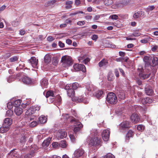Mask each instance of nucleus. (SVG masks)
Masks as SVG:
<instances>
[{"label": "nucleus", "mask_w": 158, "mask_h": 158, "mask_svg": "<svg viewBox=\"0 0 158 158\" xmlns=\"http://www.w3.org/2000/svg\"><path fill=\"white\" fill-rule=\"evenodd\" d=\"M98 134V131L96 129H92L90 131V135L88 138V142L90 147L100 148L102 145V141L96 136Z\"/></svg>", "instance_id": "nucleus-1"}, {"label": "nucleus", "mask_w": 158, "mask_h": 158, "mask_svg": "<svg viewBox=\"0 0 158 158\" xmlns=\"http://www.w3.org/2000/svg\"><path fill=\"white\" fill-rule=\"evenodd\" d=\"M61 61L62 63L63 66L65 67L70 66L73 63L71 57L66 56H65L62 57Z\"/></svg>", "instance_id": "nucleus-2"}, {"label": "nucleus", "mask_w": 158, "mask_h": 158, "mask_svg": "<svg viewBox=\"0 0 158 158\" xmlns=\"http://www.w3.org/2000/svg\"><path fill=\"white\" fill-rule=\"evenodd\" d=\"M106 100L108 103L114 104H116L118 101L116 96L112 92H110L107 94Z\"/></svg>", "instance_id": "nucleus-3"}, {"label": "nucleus", "mask_w": 158, "mask_h": 158, "mask_svg": "<svg viewBox=\"0 0 158 158\" xmlns=\"http://www.w3.org/2000/svg\"><path fill=\"white\" fill-rule=\"evenodd\" d=\"M40 106H34L30 107L26 112V115H30L34 114L36 111H38L40 109Z\"/></svg>", "instance_id": "nucleus-4"}, {"label": "nucleus", "mask_w": 158, "mask_h": 158, "mask_svg": "<svg viewBox=\"0 0 158 158\" xmlns=\"http://www.w3.org/2000/svg\"><path fill=\"white\" fill-rule=\"evenodd\" d=\"M110 134V131L109 129H105L103 131L102 133V135L104 141H106L109 140Z\"/></svg>", "instance_id": "nucleus-5"}, {"label": "nucleus", "mask_w": 158, "mask_h": 158, "mask_svg": "<svg viewBox=\"0 0 158 158\" xmlns=\"http://www.w3.org/2000/svg\"><path fill=\"white\" fill-rule=\"evenodd\" d=\"M74 69L76 71H81L83 72H85L86 71V68L85 66L81 64H75L73 65Z\"/></svg>", "instance_id": "nucleus-6"}, {"label": "nucleus", "mask_w": 158, "mask_h": 158, "mask_svg": "<svg viewBox=\"0 0 158 158\" xmlns=\"http://www.w3.org/2000/svg\"><path fill=\"white\" fill-rule=\"evenodd\" d=\"M38 59H37L35 57H31L30 60H28V62L33 67L37 68L38 67Z\"/></svg>", "instance_id": "nucleus-7"}, {"label": "nucleus", "mask_w": 158, "mask_h": 158, "mask_svg": "<svg viewBox=\"0 0 158 158\" xmlns=\"http://www.w3.org/2000/svg\"><path fill=\"white\" fill-rule=\"evenodd\" d=\"M70 84H67L65 87V89L67 90L68 95L69 97H72L75 94V92L72 88L70 87Z\"/></svg>", "instance_id": "nucleus-8"}, {"label": "nucleus", "mask_w": 158, "mask_h": 158, "mask_svg": "<svg viewBox=\"0 0 158 158\" xmlns=\"http://www.w3.org/2000/svg\"><path fill=\"white\" fill-rule=\"evenodd\" d=\"M74 121L76 122V127L74 128L73 131L74 132L76 133L79 131L81 128L83 127V125L81 122L77 121L76 119H75Z\"/></svg>", "instance_id": "nucleus-9"}, {"label": "nucleus", "mask_w": 158, "mask_h": 158, "mask_svg": "<svg viewBox=\"0 0 158 158\" xmlns=\"http://www.w3.org/2000/svg\"><path fill=\"white\" fill-rule=\"evenodd\" d=\"M131 119L132 122L135 124L139 121L140 118L137 114L136 113H134L131 116Z\"/></svg>", "instance_id": "nucleus-10"}, {"label": "nucleus", "mask_w": 158, "mask_h": 158, "mask_svg": "<svg viewBox=\"0 0 158 158\" xmlns=\"http://www.w3.org/2000/svg\"><path fill=\"white\" fill-rule=\"evenodd\" d=\"M129 122L128 121L124 122L122 123L120 125V128L122 130L128 129L130 127Z\"/></svg>", "instance_id": "nucleus-11"}, {"label": "nucleus", "mask_w": 158, "mask_h": 158, "mask_svg": "<svg viewBox=\"0 0 158 158\" xmlns=\"http://www.w3.org/2000/svg\"><path fill=\"white\" fill-rule=\"evenodd\" d=\"M84 153V151L82 149H78L75 151L74 156L77 157H79L82 156Z\"/></svg>", "instance_id": "nucleus-12"}, {"label": "nucleus", "mask_w": 158, "mask_h": 158, "mask_svg": "<svg viewBox=\"0 0 158 158\" xmlns=\"http://www.w3.org/2000/svg\"><path fill=\"white\" fill-rule=\"evenodd\" d=\"M12 123V120L9 118H6L4 120L3 125L10 128V126Z\"/></svg>", "instance_id": "nucleus-13"}, {"label": "nucleus", "mask_w": 158, "mask_h": 158, "mask_svg": "<svg viewBox=\"0 0 158 158\" xmlns=\"http://www.w3.org/2000/svg\"><path fill=\"white\" fill-rule=\"evenodd\" d=\"M145 89V93L147 95L149 96L152 95L153 91L150 86H149L148 85H147Z\"/></svg>", "instance_id": "nucleus-14"}, {"label": "nucleus", "mask_w": 158, "mask_h": 158, "mask_svg": "<svg viewBox=\"0 0 158 158\" xmlns=\"http://www.w3.org/2000/svg\"><path fill=\"white\" fill-rule=\"evenodd\" d=\"M58 138L60 139H63L65 138L67 136V132L63 130H59L58 133Z\"/></svg>", "instance_id": "nucleus-15"}, {"label": "nucleus", "mask_w": 158, "mask_h": 158, "mask_svg": "<svg viewBox=\"0 0 158 158\" xmlns=\"http://www.w3.org/2000/svg\"><path fill=\"white\" fill-rule=\"evenodd\" d=\"M14 112L17 115L19 116L23 112V109L19 107H15L14 109Z\"/></svg>", "instance_id": "nucleus-16"}, {"label": "nucleus", "mask_w": 158, "mask_h": 158, "mask_svg": "<svg viewBox=\"0 0 158 158\" xmlns=\"http://www.w3.org/2000/svg\"><path fill=\"white\" fill-rule=\"evenodd\" d=\"M141 102L142 104L144 105L147 103H151L153 101L152 99L148 97L142 99Z\"/></svg>", "instance_id": "nucleus-17"}, {"label": "nucleus", "mask_w": 158, "mask_h": 158, "mask_svg": "<svg viewBox=\"0 0 158 158\" xmlns=\"http://www.w3.org/2000/svg\"><path fill=\"white\" fill-rule=\"evenodd\" d=\"M134 135V132L131 130H129L126 134V140L128 141L130 138H132Z\"/></svg>", "instance_id": "nucleus-18"}, {"label": "nucleus", "mask_w": 158, "mask_h": 158, "mask_svg": "<svg viewBox=\"0 0 158 158\" xmlns=\"http://www.w3.org/2000/svg\"><path fill=\"white\" fill-rule=\"evenodd\" d=\"M144 15V12L141 11H139L135 12L134 15L133 17L135 19H137L140 17H142Z\"/></svg>", "instance_id": "nucleus-19"}, {"label": "nucleus", "mask_w": 158, "mask_h": 158, "mask_svg": "<svg viewBox=\"0 0 158 158\" xmlns=\"http://www.w3.org/2000/svg\"><path fill=\"white\" fill-rule=\"evenodd\" d=\"M40 84L43 88H47L48 85V80L45 78L42 79L40 81Z\"/></svg>", "instance_id": "nucleus-20"}, {"label": "nucleus", "mask_w": 158, "mask_h": 158, "mask_svg": "<svg viewBox=\"0 0 158 158\" xmlns=\"http://www.w3.org/2000/svg\"><path fill=\"white\" fill-rule=\"evenodd\" d=\"M51 138H49L44 140L42 143L43 147L47 148L49 145L50 141L51 140Z\"/></svg>", "instance_id": "nucleus-21"}, {"label": "nucleus", "mask_w": 158, "mask_h": 158, "mask_svg": "<svg viewBox=\"0 0 158 158\" xmlns=\"http://www.w3.org/2000/svg\"><path fill=\"white\" fill-rule=\"evenodd\" d=\"M158 64V59L157 58L155 57L152 60V62H151L149 64V65L151 66H155Z\"/></svg>", "instance_id": "nucleus-22"}, {"label": "nucleus", "mask_w": 158, "mask_h": 158, "mask_svg": "<svg viewBox=\"0 0 158 158\" xmlns=\"http://www.w3.org/2000/svg\"><path fill=\"white\" fill-rule=\"evenodd\" d=\"M47 118L44 115H42L39 118V122L41 123H44L47 121Z\"/></svg>", "instance_id": "nucleus-23"}, {"label": "nucleus", "mask_w": 158, "mask_h": 158, "mask_svg": "<svg viewBox=\"0 0 158 158\" xmlns=\"http://www.w3.org/2000/svg\"><path fill=\"white\" fill-rule=\"evenodd\" d=\"M22 81L24 83L27 84H29L31 82V79L26 76L24 77L23 78Z\"/></svg>", "instance_id": "nucleus-24"}, {"label": "nucleus", "mask_w": 158, "mask_h": 158, "mask_svg": "<svg viewBox=\"0 0 158 158\" xmlns=\"http://www.w3.org/2000/svg\"><path fill=\"white\" fill-rule=\"evenodd\" d=\"M108 64L107 60L103 59L100 62L98 63V65L100 67H102L103 66L107 65Z\"/></svg>", "instance_id": "nucleus-25"}, {"label": "nucleus", "mask_w": 158, "mask_h": 158, "mask_svg": "<svg viewBox=\"0 0 158 158\" xmlns=\"http://www.w3.org/2000/svg\"><path fill=\"white\" fill-rule=\"evenodd\" d=\"M150 75V73L148 74H145L142 73L141 72L139 73V75L140 77L142 78L143 79L148 78L149 77Z\"/></svg>", "instance_id": "nucleus-26"}, {"label": "nucleus", "mask_w": 158, "mask_h": 158, "mask_svg": "<svg viewBox=\"0 0 158 158\" xmlns=\"http://www.w3.org/2000/svg\"><path fill=\"white\" fill-rule=\"evenodd\" d=\"M10 128L6 126H3L0 128V132L1 133H4L8 131L9 129Z\"/></svg>", "instance_id": "nucleus-27"}, {"label": "nucleus", "mask_w": 158, "mask_h": 158, "mask_svg": "<svg viewBox=\"0 0 158 158\" xmlns=\"http://www.w3.org/2000/svg\"><path fill=\"white\" fill-rule=\"evenodd\" d=\"M143 60L144 62L146 63V66L147 65L149 66V64L150 62V57L148 56H145L143 58Z\"/></svg>", "instance_id": "nucleus-28"}, {"label": "nucleus", "mask_w": 158, "mask_h": 158, "mask_svg": "<svg viewBox=\"0 0 158 158\" xmlns=\"http://www.w3.org/2000/svg\"><path fill=\"white\" fill-rule=\"evenodd\" d=\"M21 102V100L20 99H17L15 100L13 103V105L15 107H19Z\"/></svg>", "instance_id": "nucleus-29"}, {"label": "nucleus", "mask_w": 158, "mask_h": 158, "mask_svg": "<svg viewBox=\"0 0 158 158\" xmlns=\"http://www.w3.org/2000/svg\"><path fill=\"white\" fill-rule=\"evenodd\" d=\"M44 60L45 62L47 63L51 62V57L48 54L46 55L44 57Z\"/></svg>", "instance_id": "nucleus-30"}, {"label": "nucleus", "mask_w": 158, "mask_h": 158, "mask_svg": "<svg viewBox=\"0 0 158 158\" xmlns=\"http://www.w3.org/2000/svg\"><path fill=\"white\" fill-rule=\"evenodd\" d=\"M67 144L66 141L62 140L59 143V147L62 148H65L67 147Z\"/></svg>", "instance_id": "nucleus-31"}, {"label": "nucleus", "mask_w": 158, "mask_h": 158, "mask_svg": "<svg viewBox=\"0 0 158 158\" xmlns=\"http://www.w3.org/2000/svg\"><path fill=\"white\" fill-rule=\"evenodd\" d=\"M103 92L102 91L99 90L97 91L96 94V96L98 98H100L103 97Z\"/></svg>", "instance_id": "nucleus-32"}, {"label": "nucleus", "mask_w": 158, "mask_h": 158, "mask_svg": "<svg viewBox=\"0 0 158 158\" xmlns=\"http://www.w3.org/2000/svg\"><path fill=\"white\" fill-rule=\"evenodd\" d=\"M35 152L34 151H31V153L27 154L24 156V158H31L34 156Z\"/></svg>", "instance_id": "nucleus-33"}, {"label": "nucleus", "mask_w": 158, "mask_h": 158, "mask_svg": "<svg viewBox=\"0 0 158 158\" xmlns=\"http://www.w3.org/2000/svg\"><path fill=\"white\" fill-rule=\"evenodd\" d=\"M104 5L107 6H110L113 3V1L111 0H105L104 1Z\"/></svg>", "instance_id": "nucleus-34"}, {"label": "nucleus", "mask_w": 158, "mask_h": 158, "mask_svg": "<svg viewBox=\"0 0 158 158\" xmlns=\"http://www.w3.org/2000/svg\"><path fill=\"white\" fill-rule=\"evenodd\" d=\"M53 92L52 91H49L46 93V97L48 98H49L50 97H53Z\"/></svg>", "instance_id": "nucleus-35"}, {"label": "nucleus", "mask_w": 158, "mask_h": 158, "mask_svg": "<svg viewBox=\"0 0 158 158\" xmlns=\"http://www.w3.org/2000/svg\"><path fill=\"white\" fill-rule=\"evenodd\" d=\"M145 127L143 125H139L137 126V130L141 131H143Z\"/></svg>", "instance_id": "nucleus-36"}, {"label": "nucleus", "mask_w": 158, "mask_h": 158, "mask_svg": "<svg viewBox=\"0 0 158 158\" xmlns=\"http://www.w3.org/2000/svg\"><path fill=\"white\" fill-rule=\"evenodd\" d=\"M141 35V33L139 32V31H134L133 33L131 35V36L132 37L133 36H138Z\"/></svg>", "instance_id": "nucleus-37"}, {"label": "nucleus", "mask_w": 158, "mask_h": 158, "mask_svg": "<svg viewBox=\"0 0 158 158\" xmlns=\"http://www.w3.org/2000/svg\"><path fill=\"white\" fill-rule=\"evenodd\" d=\"M18 57L17 56H14L10 58V61L11 62H14L17 61L18 60Z\"/></svg>", "instance_id": "nucleus-38"}, {"label": "nucleus", "mask_w": 158, "mask_h": 158, "mask_svg": "<svg viewBox=\"0 0 158 158\" xmlns=\"http://www.w3.org/2000/svg\"><path fill=\"white\" fill-rule=\"evenodd\" d=\"M79 85L77 83H73L72 84V89L74 90V89H76L79 87Z\"/></svg>", "instance_id": "nucleus-39"}, {"label": "nucleus", "mask_w": 158, "mask_h": 158, "mask_svg": "<svg viewBox=\"0 0 158 158\" xmlns=\"http://www.w3.org/2000/svg\"><path fill=\"white\" fill-rule=\"evenodd\" d=\"M52 145L53 148H56L60 147L59 143L57 142H53L52 143Z\"/></svg>", "instance_id": "nucleus-40"}, {"label": "nucleus", "mask_w": 158, "mask_h": 158, "mask_svg": "<svg viewBox=\"0 0 158 158\" xmlns=\"http://www.w3.org/2000/svg\"><path fill=\"white\" fill-rule=\"evenodd\" d=\"M14 80L15 78H14V77L12 76H10L7 78V81L9 83H10L14 81Z\"/></svg>", "instance_id": "nucleus-41"}, {"label": "nucleus", "mask_w": 158, "mask_h": 158, "mask_svg": "<svg viewBox=\"0 0 158 158\" xmlns=\"http://www.w3.org/2000/svg\"><path fill=\"white\" fill-rule=\"evenodd\" d=\"M13 114V111L11 110H8L6 112V115L8 116H10Z\"/></svg>", "instance_id": "nucleus-42"}, {"label": "nucleus", "mask_w": 158, "mask_h": 158, "mask_svg": "<svg viewBox=\"0 0 158 158\" xmlns=\"http://www.w3.org/2000/svg\"><path fill=\"white\" fill-rule=\"evenodd\" d=\"M118 97L121 99H123L125 98V95L123 92H121L118 94Z\"/></svg>", "instance_id": "nucleus-43"}, {"label": "nucleus", "mask_w": 158, "mask_h": 158, "mask_svg": "<svg viewBox=\"0 0 158 158\" xmlns=\"http://www.w3.org/2000/svg\"><path fill=\"white\" fill-rule=\"evenodd\" d=\"M77 100L78 101V102H82L85 104H87L88 103V101L87 100H85L82 98H80L79 99H77Z\"/></svg>", "instance_id": "nucleus-44"}, {"label": "nucleus", "mask_w": 158, "mask_h": 158, "mask_svg": "<svg viewBox=\"0 0 158 158\" xmlns=\"http://www.w3.org/2000/svg\"><path fill=\"white\" fill-rule=\"evenodd\" d=\"M114 77L111 73H110L108 74L107 77L109 81H112L114 79Z\"/></svg>", "instance_id": "nucleus-45"}, {"label": "nucleus", "mask_w": 158, "mask_h": 158, "mask_svg": "<svg viewBox=\"0 0 158 158\" xmlns=\"http://www.w3.org/2000/svg\"><path fill=\"white\" fill-rule=\"evenodd\" d=\"M106 158H115L114 156L111 153L107 154L105 156Z\"/></svg>", "instance_id": "nucleus-46"}, {"label": "nucleus", "mask_w": 158, "mask_h": 158, "mask_svg": "<svg viewBox=\"0 0 158 158\" xmlns=\"http://www.w3.org/2000/svg\"><path fill=\"white\" fill-rule=\"evenodd\" d=\"M130 1L129 0H123L122 2V4L124 5H127L130 3Z\"/></svg>", "instance_id": "nucleus-47"}, {"label": "nucleus", "mask_w": 158, "mask_h": 158, "mask_svg": "<svg viewBox=\"0 0 158 158\" xmlns=\"http://www.w3.org/2000/svg\"><path fill=\"white\" fill-rule=\"evenodd\" d=\"M37 124V123L36 121H33L31 123L30 126L31 127H34L36 126Z\"/></svg>", "instance_id": "nucleus-48"}, {"label": "nucleus", "mask_w": 158, "mask_h": 158, "mask_svg": "<svg viewBox=\"0 0 158 158\" xmlns=\"http://www.w3.org/2000/svg\"><path fill=\"white\" fill-rule=\"evenodd\" d=\"M155 8V7L154 6H149L147 8V10L148 11H152Z\"/></svg>", "instance_id": "nucleus-49"}, {"label": "nucleus", "mask_w": 158, "mask_h": 158, "mask_svg": "<svg viewBox=\"0 0 158 158\" xmlns=\"http://www.w3.org/2000/svg\"><path fill=\"white\" fill-rule=\"evenodd\" d=\"M110 17L112 19L114 20H117L118 18V16L116 15H110Z\"/></svg>", "instance_id": "nucleus-50"}, {"label": "nucleus", "mask_w": 158, "mask_h": 158, "mask_svg": "<svg viewBox=\"0 0 158 158\" xmlns=\"http://www.w3.org/2000/svg\"><path fill=\"white\" fill-rule=\"evenodd\" d=\"M85 23V22L84 21H78L77 22V25L79 26H82Z\"/></svg>", "instance_id": "nucleus-51"}, {"label": "nucleus", "mask_w": 158, "mask_h": 158, "mask_svg": "<svg viewBox=\"0 0 158 158\" xmlns=\"http://www.w3.org/2000/svg\"><path fill=\"white\" fill-rule=\"evenodd\" d=\"M61 119H64V120H67L69 117V115L68 114H63L62 116Z\"/></svg>", "instance_id": "nucleus-52"}, {"label": "nucleus", "mask_w": 158, "mask_h": 158, "mask_svg": "<svg viewBox=\"0 0 158 158\" xmlns=\"http://www.w3.org/2000/svg\"><path fill=\"white\" fill-rule=\"evenodd\" d=\"M69 137L71 141L73 142H74L75 141V138L74 135L72 134H70Z\"/></svg>", "instance_id": "nucleus-53"}, {"label": "nucleus", "mask_w": 158, "mask_h": 158, "mask_svg": "<svg viewBox=\"0 0 158 158\" xmlns=\"http://www.w3.org/2000/svg\"><path fill=\"white\" fill-rule=\"evenodd\" d=\"M13 106H14L13 103L12 104L11 102H9L7 103V107L9 109H10L12 108Z\"/></svg>", "instance_id": "nucleus-54"}, {"label": "nucleus", "mask_w": 158, "mask_h": 158, "mask_svg": "<svg viewBox=\"0 0 158 158\" xmlns=\"http://www.w3.org/2000/svg\"><path fill=\"white\" fill-rule=\"evenodd\" d=\"M149 41L148 38H146L141 40L140 42L142 43L146 44Z\"/></svg>", "instance_id": "nucleus-55"}, {"label": "nucleus", "mask_w": 158, "mask_h": 158, "mask_svg": "<svg viewBox=\"0 0 158 158\" xmlns=\"http://www.w3.org/2000/svg\"><path fill=\"white\" fill-rule=\"evenodd\" d=\"M90 61V59L89 58H87L82 62L83 63L86 64Z\"/></svg>", "instance_id": "nucleus-56"}, {"label": "nucleus", "mask_w": 158, "mask_h": 158, "mask_svg": "<svg viewBox=\"0 0 158 158\" xmlns=\"http://www.w3.org/2000/svg\"><path fill=\"white\" fill-rule=\"evenodd\" d=\"M14 150H13L12 151V153H11V156H13V158H18L19 157V156L17 154H16L15 155V156L14 157Z\"/></svg>", "instance_id": "nucleus-57"}, {"label": "nucleus", "mask_w": 158, "mask_h": 158, "mask_svg": "<svg viewBox=\"0 0 158 158\" xmlns=\"http://www.w3.org/2000/svg\"><path fill=\"white\" fill-rule=\"evenodd\" d=\"M47 39L49 41H52L55 40V39L52 36H49L48 37Z\"/></svg>", "instance_id": "nucleus-58"}, {"label": "nucleus", "mask_w": 158, "mask_h": 158, "mask_svg": "<svg viewBox=\"0 0 158 158\" xmlns=\"http://www.w3.org/2000/svg\"><path fill=\"white\" fill-rule=\"evenodd\" d=\"M114 73L116 76L117 77H118L119 76V72L117 69H115Z\"/></svg>", "instance_id": "nucleus-59"}, {"label": "nucleus", "mask_w": 158, "mask_h": 158, "mask_svg": "<svg viewBox=\"0 0 158 158\" xmlns=\"http://www.w3.org/2000/svg\"><path fill=\"white\" fill-rule=\"evenodd\" d=\"M66 43L70 45L72 44V41L69 39H67L66 40Z\"/></svg>", "instance_id": "nucleus-60"}, {"label": "nucleus", "mask_w": 158, "mask_h": 158, "mask_svg": "<svg viewBox=\"0 0 158 158\" xmlns=\"http://www.w3.org/2000/svg\"><path fill=\"white\" fill-rule=\"evenodd\" d=\"M59 46L61 48H63L64 46V43H62L61 41L59 42Z\"/></svg>", "instance_id": "nucleus-61"}, {"label": "nucleus", "mask_w": 158, "mask_h": 158, "mask_svg": "<svg viewBox=\"0 0 158 158\" xmlns=\"http://www.w3.org/2000/svg\"><path fill=\"white\" fill-rule=\"evenodd\" d=\"M98 38V36L97 35H94L92 36V39L94 40H96Z\"/></svg>", "instance_id": "nucleus-62"}, {"label": "nucleus", "mask_w": 158, "mask_h": 158, "mask_svg": "<svg viewBox=\"0 0 158 158\" xmlns=\"http://www.w3.org/2000/svg\"><path fill=\"white\" fill-rule=\"evenodd\" d=\"M157 48L158 47L157 46L155 45L153 47H152L151 50L152 51L154 52L157 50Z\"/></svg>", "instance_id": "nucleus-63"}, {"label": "nucleus", "mask_w": 158, "mask_h": 158, "mask_svg": "<svg viewBox=\"0 0 158 158\" xmlns=\"http://www.w3.org/2000/svg\"><path fill=\"white\" fill-rule=\"evenodd\" d=\"M81 3V1L80 0H75V4L77 6L78 5Z\"/></svg>", "instance_id": "nucleus-64"}]
</instances>
